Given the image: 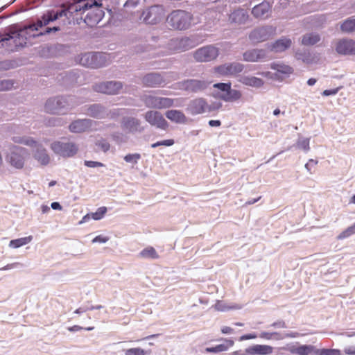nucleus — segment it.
<instances>
[{
	"instance_id": "7c9ffc66",
	"label": "nucleus",
	"mask_w": 355,
	"mask_h": 355,
	"mask_svg": "<svg viewBox=\"0 0 355 355\" xmlns=\"http://www.w3.org/2000/svg\"><path fill=\"white\" fill-rule=\"evenodd\" d=\"M320 40V37L316 33H309L303 36L302 44L306 46L314 45Z\"/></svg>"
},
{
	"instance_id": "6ab92c4d",
	"label": "nucleus",
	"mask_w": 355,
	"mask_h": 355,
	"mask_svg": "<svg viewBox=\"0 0 355 355\" xmlns=\"http://www.w3.org/2000/svg\"><path fill=\"white\" fill-rule=\"evenodd\" d=\"M92 121L89 119L76 120L69 125V130L73 132H83L92 128Z\"/></svg>"
},
{
	"instance_id": "dca6fc26",
	"label": "nucleus",
	"mask_w": 355,
	"mask_h": 355,
	"mask_svg": "<svg viewBox=\"0 0 355 355\" xmlns=\"http://www.w3.org/2000/svg\"><path fill=\"white\" fill-rule=\"evenodd\" d=\"M288 350L293 354L297 355H318V349L312 345H288Z\"/></svg>"
},
{
	"instance_id": "20e7f679",
	"label": "nucleus",
	"mask_w": 355,
	"mask_h": 355,
	"mask_svg": "<svg viewBox=\"0 0 355 355\" xmlns=\"http://www.w3.org/2000/svg\"><path fill=\"white\" fill-rule=\"evenodd\" d=\"M219 49L213 45H207L198 49L193 53L196 62H207L212 61L218 56Z\"/></svg>"
},
{
	"instance_id": "9b49d317",
	"label": "nucleus",
	"mask_w": 355,
	"mask_h": 355,
	"mask_svg": "<svg viewBox=\"0 0 355 355\" xmlns=\"http://www.w3.org/2000/svg\"><path fill=\"white\" fill-rule=\"evenodd\" d=\"M179 88L190 92H198L207 87V83L199 80H187L178 83Z\"/></svg>"
},
{
	"instance_id": "4d7b16f0",
	"label": "nucleus",
	"mask_w": 355,
	"mask_h": 355,
	"mask_svg": "<svg viewBox=\"0 0 355 355\" xmlns=\"http://www.w3.org/2000/svg\"><path fill=\"white\" fill-rule=\"evenodd\" d=\"M140 157H124V159L126 162L132 163L135 164L137 162V159Z\"/></svg>"
},
{
	"instance_id": "603ef678",
	"label": "nucleus",
	"mask_w": 355,
	"mask_h": 355,
	"mask_svg": "<svg viewBox=\"0 0 355 355\" xmlns=\"http://www.w3.org/2000/svg\"><path fill=\"white\" fill-rule=\"evenodd\" d=\"M338 90H339L338 88L332 89H325L323 91L322 94V96H324L335 95L338 93Z\"/></svg>"
},
{
	"instance_id": "3c124183",
	"label": "nucleus",
	"mask_w": 355,
	"mask_h": 355,
	"mask_svg": "<svg viewBox=\"0 0 355 355\" xmlns=\"http://www.w3.org/2000/svg\"><path fill=\"white\" fill-rule=\"evenodd\" d=\"M353 234L352 232H351V230H349V228H347L345 230H344L343 232H342L337 237L338 239L339 240H341V239H343L345 238H347L348 236H349L350 235Z\"/></svg>"
},
{
	"instance_id": "a19ab883",
	"label": "nucleus",
	"mask_w": 355,
	"mask_h": 355,
	"mask_svg": "<svg viewBox=\"0 0 355 355\" xmlns=\"http://www.w3.org/2000/svg\"><path fill=\"white\" fill-rule=\"evenodd\" d=\"M139 3V0H128L124 4V8L126 12H131L132 9L135 8Z\"/></svg>"
},
{
	"instance_id": "37998d69",
	"label": "nucleus",
	"mask_w": 355,
	"mask_h": 355,
	"mask_svg": "<svg viewBox=\"0 0 355 355\" xmlns=\"http://www.w3.org/2000/svg\"><path fill=\"white\" fill-rule=\"evenodd\" d=\"M146 354L145 350L139 347L127 349L125 352V355H146Z\"/></svg>"
},
{
	"instance_id": "ddd939ff",
	"label": "nucleus",
	"mask_w": 355,
	"mask_h": 355,
	"mask_svg": "<svg viewBox=\"0 0 355 355\" xmlns=\"http://www.w3.org/2000/svg\"><path fill=\"white\" fill-rule=\"evenodd\" d=\"M122 88V85L119 82H107L97 84L94 87L96 92L107 94H116Z\"/></svg>"
},
{
	"instance_id": "6e6552de",
	"label": "nucleus",
	"mask_w": 355,
	"mask_h": 355,
	"mask_svg": "<svg viewBox=\"0 0 355 355\" xmlns=\"http://www.w3.org/2000/svg\"><path fill=\"white\" fill-rule=\"evenodd\" d=\"M146 120L152 125L162 130H166L168 127V122L162 114L157 111H148L145 114Z\"/></svg>"
},
{
	"instance_id": "13d9d810",
	"label": "nucleus",
	"mask_w": 355,
	"mask_h": 355,
	"mask_svg": "<svg viewBox=\"0 0 355 355\" xmlns=\"http://www.w3.org/2000/svg\"><path fill=\"white\" fill-rule=\"evenodd\" d=\"M257 336L255 334H245L240 337L239 340H249V339H254L256 338Z\"/></svg>"
},
{
	"instance_id": "f8f14e48",
	"label": "nucleus",
	"mask_w": 355,
	"mask_h": 355,
	"mask_svg": "<svg viewBox=\"0 0 355 355\" xmlns=\"http://www.w3.org/2000/svg\"><path fill=\"white\" fill-rule=\"evenodd\" d=\"M243 69V65L238 62L222 64L214 69L216 73L223 76L235 75L241 72Z\"/></svg>"
},
{
	"instance_id": "79ce46f5",
	"label": "nucleus",
	"mask_w": 355,
	"mask_h": 355,
	"mask_svg": "<svg viewBox=\"0 0 355 355\" xmlns=\"http://www.w3.org/2000/svg\"><path fill=\"white\" fill-rule=\"evenodd\" d=\"M13 87V82L9 80H0V91H6Z\"/></svg>"
},
{
	"instance_id": "774afa93",
	"label": "nucleus",
	"mask_w": 355,
	"mask_h": 355,
	"mask_svg": "<svg viewBox=\"0 0 355 355\" xmlns=\"http://www.w3.org/2000/svg\"><path fill=\"white\" fill-rule=\"evenodd\" d=\"M18 264H19L18 263L8 264L6 266H4L3 268H1L0 270H9V269L14 268V266H15Z\"/></svg>"
},
{
	"instance_id": "052dcab7",
	"label": "nucleus",
	"mask_w": 355,
	"mask_h": 355,
	"mask_svg": "<svg viewBox=\"0 0 355 355\" xmlns=\"http://www.w3.org/2000/svg\"><path fill=\"white\" fill-rule=\"evenodd\" d=\"M345 353L348 355H355V347H349L345 349Z\"/></svg>"
},
{
	"instance_id": "4c0bfd02",
	"label": "nucleus",
	"mask_w": 355,
	"mask_h": 355,
	"mask_svg": "<svg viewBox=\"0 0 355 355\" xmlns=\"http://www.w3.org/2000/svg\"><path fill=\"white\" fill-rule=\"evenodd\" d=\"M102 107L98 105H93L88 109V114L93 117L101 118L102 115Z\"/></svg>"
},
{
	"instance_id": "5701e85b",
	"label": "nucleus",
	"mask_w": 355,
	"mask_h": 355,
	"mask_svg": "<svg viewBox=\"0 0 355 355\" xmlns=\"http://www.w3.org/2000/svg\"><path fill=\"white\" fill-rule=\"evenodd\" d=\"M265 51L263 49H252L245 52L243 60L246 62H258L265 58Z\"/></svg>"
},
{
	"instance_id": "aec40b11",
	"label": "nucleus",
	"mask_w": 355,
	"mask_h": 355,
	"mask_svg": "<svg viewBox=\"0 0 355 355\" xmlns=\"http://www.w3.org/2000/svg\"><path fill=\"white\" fill-rule=\"evenodd\" d=\"M273 348L270 345H255L245 349V354L248 355H268L272 354Z\"/></svg>"
},
{
	"instance_id": "2eb2a0df",
	"label": "nucleus",
	"mask_w": 355,
	"mask_h": 355,
	"mask_svg": "<svg viewBox=\"0 0 355 355\" xmlns=\"http://www.w3.org/2000/svg\"><path fill=\"white\" fill-rule=\"evenodd\" d=\"M208 104L205 99L197 98L190 101L187 110L193 115H197L205 112L208 109Z\"/></svg>"
},
{
	"instance_id": "f3484780",
	"label": "nucleus",
	"mask_w": 355,
	"mask_h": 355,
	"mask_svg": "<svg viewBox=\"0 0 355 355\" xmlns=\"http://www.w3.org/2000/svg\"><path fill=\"white\" fill-rule=\"evenodd\" d=\"M248 12L243 9L234 10L229 16V22L235 26L244 24L248 20Z\"/></svg>"
},
{
	"instance_id": "2f4dec72",
	"label": "nucleus",
	"mask_w": 355,
	"mask_h": 355,
	"mask_svg": "<svg viewBox=\"0 0 355 355\" xmlns=\"http://www.w3.org/2000/svg\"><path fill=\"white\" fill-rule=\"evenodd\" d=\"M33 239L32 236L11 240L9 246L12 248H17L30 243Z\"/></svg>"
},
{
	"instance_id": "a878e982",
	"label": "nucleus",
	"mask_w": 355,
	"mask_h": 355,
	"mask_svg": "<svg viewBox=\"0 0 355 355\" xmlns=\"http://www.w3.org/2000/svg\"><path fill=\"white\" fill-rule=\"evenodd\" d=\"M292 44L291 40L286 37H282L277 40L271 45V51L275 52H282L289 48Z\"/></svg>"
},
{
	"instance_id": "e433bc0d",
	"label": "nucleus",
	"mask_w": 355,
	"mask_h": 355,
	"mask_svg": "<svg viewBox=\"0 0 355 355\" xmlns=\"http://www.w3.org/2000/svg\"><path fill=\"white\" fill-rule=\"evenodd\" d=\"M341 29L344 32L355 31V19H348L341 25Z\"/></svg>"
},
{
	"instance_id": "1a4fd4ad",
	"label": "nucleus",
	"mask_w": 355,
	"mask_h": 355,
	"mask_svg": "<svg viewBox=\"0 0 355 355\" xmlns=\"http://www.w3.org/2000/svg\"><path fill=\"white\" fill-rule=\"evenodd\" d=\"M51 148L55 153L62 155H73L78 152L77 146L73 143L55 141L51 144Z\"/></svg>"
},
{
	"instance_id": "ea45409f",
	"label": "nucleus",
	"mask_w": 355,
	"mask_h": 355,
	"mask_svg": "<svg viewBox=\"0 0 355 355\" xmlns=\"http://www.w3.org/2000/svg\"><path fill=\"white\" fill-rule=\"evenodd\" d=\"M107 209L105 207H102L98 209V210L90 214L91 218H92L94 220H100L101 219L104 214L106 213Z\"/></svg>"
},
{
	"instance_id": "0e129e2a",
	"label": "nucleus",
	"mask_w": 355,
	"mask_h": 355,
	"mask_svg": "<svg viewBox=\"0 0 355 355\" xmlns=\"http://www.w3.org/2000/svg\"><path fill=\"white\" fill-rule=\"evenodd\" d=\"M272 339L275 340H282L284 338V336H282L279 333L277 332H272Z\"/></svg>"
},
{
	"instance_id": "4468645a",
	"label": "nucleus",
	"mask_w": 355,
	"mask_h": 355,
	"mask_svg": "<svg viewBox=\"0 0 355 355\" xmlns=\"http://www.w3.org/2000/svg\"><path fill=\"white\" fill-rule=\"evenodd\" d=\"M67 103V101L64 97L49 98L45 104V111L50 114H58Z\"/></svg>"
},
{
	"instance_id": "9d476101",
	"label": "nucleus",
	"mask_w": 355,
	"mask_h": 355,
	"mask_svg": "<svg viewBox=\"0 0 355 355\" xmlns=\"http://www.w3.org/2000/svg\"><path fill=\"white\" fill-rule=\"evenodd\" d=\"M336 51L340 55H355V41L351 39H342L336 44Z\"/></svg>"
},
{
	"instance_id": "4be33fe9",
	"label": "nucleus",
	"mask_w": 355,
	"mask_h": 355,
	"mask_svg": "<svg viewBox=\"0 0 355 355\" xmlns=\"http://www.w3.org/2000/svg\"><path fill=\"white\" fill-rule=\"evenodd\" d=\"M121 128L125 132H135L140 130V123L135 118H125L122 121Z\"/></svg>"
},
{
	"instance_id": "c03bdc74",
	"label": "nucleus",
	"mask_w": 355,
	"mask_h": 355,
	"mask_svg": "<svg viewBox=\"0 0 355 355\" xmlns=\"http://www.w3.org/2000/svg\"><path fill=\"white\" fill-rule=\"evenodd\" d=\"M214 88H217L220 89V91L223 92L224 93H227V92L230 89L231 87V83H216L214 85Z\"/></svg>"
},
{
	"instance_id": "f03ea898",
	"label": "nucleus",
	"mask_w": 355,
	"mask_h": 355,
	"mask_svg": "<svg viewBox=\"0 0 355 355\" xmlns=\"http://www.w3.org/2000/svg\"><path fill=\"white\" fill-rule=\"evenodd\" d=\"M166 22L171 29L185 31L196 23L192 13L183 10H173L166 17Z\"/></svg>"
},
{
	"instance_id": "72a5a7b5",
	"label": "nucleus",
	"mask_w": 355,
	"mask_h": 355,
	"mask_svg": "<svg viewBox=\"0 0 355 355\" xmlns=\"http://www.w3.org/2000/svg\"><path fill=\"white\" fill-rule=\"evenodd\" d=\"M139 256L145 259H157L158 254L155 249L153 247H148L141 250Z\"/></svg>"
},
{
	"instance_id": "39448f33",
	"label": "nucleus",
	"mask_w": 355,
	"mask_h": 355,
	"mask_svg": "<svg viewBox=\"0 0 355 355\" xmlns=\"http://www.w3.org/2000/svg\"><path fill=\"white\" fill-rule=\"evenodd\" d=\"M276 33V27L266 26L254 28L249 35L252 43L265 42L272 37Z\"/></svg>"
},
{
	"instance_id": "b1692460",
	"label": "nucleus",
	"mask_w": 355,
	"mask_h": 355,
	"mask_svg": "<svg viewBox=\"0 0 355 355\" xmlns=\"http://www.w3.org/2000/svg\"><path fill=\"white\" fill-rule=\"evenodd\" d=\"M143 84L146 87H155L164 83L163 78L158 73H150L143 78Z\"/></svg>"
},
{
	"instance_id": "c756f323",
	"label": "nucleus",
	"mask_w": 355,
	"mask_h": 355,
	"mask_svg": "<svg viewBox=\"0 0 355 355\" xmlns=\"http://www.w3.org/2000/svg\"><path fill=\"white\" fill-rule=\"evenodd\" d=\"M241 82L248 86L260 87L263 85V81L261 78L254 76H244Z\"/></svg>"
},
{
	"instance_id": "cd10ccee",
	"label": "nucleus",
	"mask_w": 355,
	"mask_h": 355,
	"mask_svg": "<svg viewBox=\"0 0 355 355\" xmlns=\"http://www.w3.org/2000/svg\"><path fill=\"white\" fill-rule=\"evenodd\" d=\"M196 45L191 38L184 37L178 40L176 49L180 51H185L195 47Z\"/></svg>"
},
{
	"instance_id": "58836bf2",
	"label": "nucleus",
	"mask_w": 355,
	"mask_h": 355,
	"mask_svg": "<svg viewBox=\"0 0 355 355\" xmlns=\"http://www.w3.org/2000/svg\"><path fill=\"white\" fill-rule=\"evenodd\" d=\"M340 351L339 349H318V355H340Z\"/></svg>"
},
{
	"instance_id": "5fc2aeb1",
	"label": "nucleus",
	"mask_w": 355,
	"mask_h": 355,
	"mask_svg": "<svg viewBox=\"0 0 355 355\" xmlns=\"http://www.w3.org/2000/svg\"><path fill=\"white\" fill-rule=\"evenodd\" d=\"M271 326L274 327L275 328H279V329L286 327V323L282 320L275 322L272 323L271 324Z\"/></svg>"
},
{
	"instance_id": "0eeeda50",
	"label": "nucleus",
	"mask_w": 355,
	"mask_h": 355,
	"mask_svg": "<svg viewBox=\"0 0 355 355\" xmlns=\"http://www.w3.org/2000/svg\"><path fill=\"white\" fill-rule=\"evenodd\" d=\"M141 16L145 23L156 24L161 21L164 16V10L161 6H152L144 10Z\"/></svg>"
},
{
	"instance_id": "a211bd4d",
	"label": "nucleus",
	"mask_w": 355,
	"mask_h": 355,
	"mask_svg": "<svg viewBox=\"0 0 355 355\" xmlns=\"http://www.w3.org/2000/svg\"><path fill=\"white\" fill-rule=\"evenodd\" d=\"M271 10V5L266 1H263L255 6L252 10L253 16L258 19H266L269 16Z\"/></svg>"
},
{
	"instance_id": "393cba45",
	"label": "nucleus",
	"mask_w": 355,
	"mask_h": 355,
	"mask_svg": "<svg viewBox=\"0 0 355 355\" xmlns=\"http://www.w3.org/2000/svg\"><path fill=\"white\" fill-rule=\"evenodd\" d=\"M165 115L167 117V119L176 123H186L187 122V117L180 110H168L166 112Z\"/></svg>"
},
{
	"instance_id": "de8ad7c7",
	"label": "nucleus",
	"mask_w": 355,
	"mask_h": 355,
	"mask_svg": "<svg viewBox=\"0 0 355 355\" xmlns=\"http://www.w3.org/2000/svg\"><path fill=\"white\" fill-rule=\"evenodd\" d=\"M173 144H174L173 139H166V140L158 141L157 143L152 144V147L155 148L159 146H172Z\"/></svg>"
},
{
	"instance_id": "49530a36",
	"label": "nucleus",
	"mask_w": 355,
	"mask_h": 355,
	"mask_svg": "<svg viewBox=\"0 0 355 355\" xmlns=\"http://www.w3.org/2000/svg\"><path fill=\"white\" fill-rule=\"evenodd\" d=\"M40 166H46L50 162V157H33Z\"/></svg>"
},
{
	"instance_id": "f257e3e1",
	"label": "nucleus",
	"mask_w": 355,
	"mask_h": 355,
	"mask_svg": "<svg viewBox=\"0 0 355 355\" xmlns=\"http://www.w3.org/2000/svg\"><path fill=\"white\" fill-rule=\"evenodd\" d=\"M98 4L95 0H81L70 3L67 7L63 6V9L55 13L48 12L44 14L42 19H38L36 23L24 26H19L17 24L10 26L12 34L13 35L14 40H15V46H17L18 49L24 47L31 37H35L50 33L51 31L56 32L60 30L59 26H53V28H46L43 32L39 31L40 28L46 26L51 21L64 17L66 19L63 20V24H71L75 21L74 12H83L88 8L96 6Z\"/></svg>"
},
{
	"instance_id": "338daca9",
	"label": "nucleus",
	"mask_w": 355,
	"mask_h": 355,
	"mask_svg": "<svg viewBox=\"0 0 355 355\" xmlns=\"http://www.w3.org/2000/svg\"><path fill=\"white\" fill-rule=\"evenodd\" d=\"M83 328L80 326H78V325H74L73 327H70L68 328V330L69 331H80L81 329H83Z\"/></svg>"
},
{
	"instance_id": "8fccbe9b",
	"label": "nucleus",
	"mask_w": 355,
	"mask_h": 355,
	"mask_svg": "<svg viewBox=\"0 0 355 355\" xmlns=\"http://www.w3.org/2000/svg\"><path fill=\"white\" fill-rule=\"evenodd\" d=\"M85 165L87 166V167L95 168L103 166V164L101 162L94 161H85Z\"/></svg>"
},
{
	"instance_id": "412c9836",
	"label": "nucleus",
	"mask_w": 355,
	"mask_h": 355,
	"mask_svg": "<svg viewBox=\"0 0 355 355\" xmlns=\"http://www.w3.org/2000/svg\"><path fill=\"white\" fill-rule=\"evenodd\" d=\"M0 42H2V46L10 51H15L18 49L17 46H15V40H14L12 34L11 27H10L8 33H0Z\"/></svg>"
},
{
	"instance_id": "a18cd8bd",
	"label": "nucleus",
	"mask_w": 355,
	"mask_h": 355,
	"mask_svg": "<svg viewBox=\"0 0 355 355\" xmlns=\"http://www.w3.org/2000/svg\"><path fill=\"white\" fill-rule=\"evenodd\" d=\"M96 146L104 153H106L110 148L109 143L103 139L98 141L96 143Z\"/></svg>"
},
{
	"instance_id": "bb28decb",
	"label": "nucleus",
	"mask_w": 355,
	"mask_h": 355,
	"mask_svg": "<svg viewBox=\"0 0 355 355\" xmlns=\"http://www.w3.org/2000/svg\"><path fill=\"white\" fill-rule=\"evenodd\" d=\"M241 92L239 90L232 89L231 87L227 92L220 95L219 98L226 102L236 101L241 98Z\"/></svg>"
},
{
	"instance_id": "bf43d9fd",
	"label": "nucleus",
	"mask_w": 355,
	"mask_h": 355,
	"mask_svg": "<svg viewBox=\"0 0 355 355\" xmlns=\"http://www.w3.org/2000/svg\"><path fill=\"white\" fill-rule=\"evenodd\" d=\"M221 332L224 334H230L234 333V329L230 327H223L221 329Z\"/></svg>"
},
{
	"instance_id": "680f3d73",
	"label": "nucleus",
	"mask_w": 355,
	"mask_h": 355,
	"mask_svg": "<svg viewBox=\"0 0 355 355\" xmlns=\"http://www.w3.org/2000/svg\"><path fill=\"white\" fill-rule=\"evenodd\" d=\"M209 125L211 127H218L221 125V122L219 120H210Z\"/></svg>"
},
{
	"instance_id": "6e6d98bb",
	"label": "nucleus",
	"mask_w": 355,
	"mask_h": 355,
	"mask_svg": "<svg viewBox=\"0 0 355 355\" xmlns=\"http://www.w3.org/2000/svg\"><path fill=\"white\" fill-rule=\"evenodd\" d=\"M259 337L261 338L270 340L272 339V334L270 332L263 331L260 334Z\"/></svg>"
},
{
	"instance_id": "e2e57ef3",
	"label": "nucleus",
	"mask_w": 355,
	"mask_h": 355,
	"mask_svg": "<svg viewBox=\"0 0 355 355\" xmlns=\"http://www.w3.org/2000/svg\"><path fill=\"white\" fill-rule=\"evenodd\" d=\"M51 207L53 209L55 210H61L62 209V206L58 202H52Z\"/></svg>"
},
{
	"instance_id": "423d86ee",
	"label": "nucleus",
	"mask_w": 355,
	"mask_h": 355,
	"mask_svg": "<svg viewBox=\"0 0 355 355\" xmlns=\"http://www.w3.org/2000/svg\"><path fill=\"white\" fill-rule=\"evenodd\" d=\"M144 103L148 107L165 109L173 106L174 100L166 97H157L152 95L146 96Z\"/></svg>"
},
{
	"instance_id": "09e8293b",
	"label": "nucleus",
	"mask_w": 355,
	"mask_h": 355,
	"mask_svg": "<svg viewBox=\"0 0 355 355\" xmlns=\"http://www.w3.org/2000/svg\"><path fill=\"white\" fill-rule=\"evenodd\" d=\"M318 161L317 159H310L309 161L305 164L306 168L311 171L313 168L318 164Z\"/></svg>"
},
{
	"instance_id": "7ed1b4c3",
	"label": "nucleus",
	"mask_w": 355,
	"mask_h": 355,
	"mask_svg": "<svg viewBox=\"0 0 355 355\" xmlns=\"http://www.w3.org/2000/svg\"><path fill=\"white\" fill-rule=\"evenodd\" d=\"M110 55L104 53H86L82 54L79 63L85 67L99 68L106 65Z\"/></svg>"
},
{
	"instance_id": "f704fd0d",
	"label": "nucleus",
	"mask_w": 355,
	"mask_h": 355,
	"mask_svg": "<svg viewBox=\"0 0 355 355\" xmlns=\"http://www.w3.org/2000/svg\"><path fill=\"white\" fill-rule=\"evenodd\" d=\"M8 162L16 168H21L24 165V157H6Z\"/></svg>"
},
{
	"instance_id": "864d4df0",
	"label": "nucleus",
	"mask_w": 355,
	"mask_h": 355,
	"mask_svg": "<svg viewBox=\"0 0 355 355\" xmlns=\"http://www.w3.org/2000/svg\"><path fill=\"white\" fill-rule=\"evenodd\" d=\"M107 237H103L101 235L96 236L93 240L92 243H106L108 241Z\"/></svg>"
},
{
	"instance_id": "c9c22d12",
	"label": "nucleus",
	"mask_w": 355,
	"mask_h": 355,
	"mask_svg": "<svg viewBox=\"0 0 355 355\" xmlns=\"http://www.w3.org/2000/svg\"><path fill=\"white\" fill-rule=\"evenodd\" d=\"M272 68L280 73L291 74L293 72V69L288 65L283 64H274Z\"/></svg>"
},
{
	"instance_id": "69168bd1",
	"label": "nucleus",
	"mask_w": 355,
	"mask_h": 355,
	"mask_svg": "<svg viewBox=\"0 0 355 355\" xmlns=\"http://www.w3.org/2000/svg\"><path fill=\"white\" fill-rule=\"evenodd\" d=\"M300 336V334L298 332H291V333L286 334L284 335V338H286V337L297 338Z\"/></svg>"
},
{
	"instance_id": "c85d7f7f",
	"label": "nucleus",
	"mask_w": 355,
	"mask_h": 355,
	"mask_svg": "<svg viewBox=\"0 0 355 355\" xmlns=\"http://www.w3.org/2000/svg\"><path fill=\"white\" fill-rule=\"evenodd\" d=\"M225 343L218 345L212 347H207L205 352L209 353H218L227 350L230 347H232L234 344V341L230 339H225Z\"/></svg>"
},
{
	"instance_id": "473e14b6",
	"label": "nucleus",
	"mask_w": 355,
	"mask_h": 355,
	"mask_svg": "<svg viewBox=\"0 0 355 355\" xmlns=\"http://www.w3.org/2000/svg\"><path fill=\"white\" fill-rule=\"evenodd\" d=\"M214 309L218 311H227L230 309H241V306L238 304H233L231 306L227 305L224 302L220 300H217L215 305Z\"/></svg>"
}]
</instances>
